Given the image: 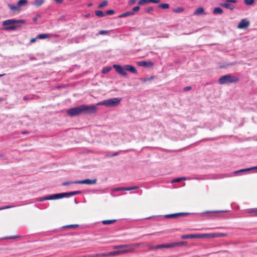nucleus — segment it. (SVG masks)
<instances>
[{"label": "nucleus", "mask_w": 257, "mask_h": 257, "mask_svg": "<svg viewBox=\"0 0 257 257\" xmlns=\"http://www.w3.org/2000/svg\"><path fill=\"white\" fill-rule=\"evenodd\" d=\"M136 2V0H130L128 2V4L130 5H134Z\"/></svg>", "instance_id": "8fccbe9b"}, {"label": "nucleus", "mask_w": 257, "mask_h": 257, "mask_svg": "<svg viewBox=\"0 0 257 257\" xmlns=\"http://www.w3.org/2000/svg\"><path fill=\"white\" fill-rule=\"evenodd\" d=\"M91 5H92V4H90L88 5V6H91Z\"/></svg>", "instance_id": "0e129e2a"}, {"label": "nucleus", "mask_w": 257, "mask_h": 257, "mask_svg": "<svg viewBox=\"0 0 257 257\" xmlns=\"http://www.w3.org/2000/svg\"><path fill=\"white\" fill-rule=\"evenodd\" d=\"M153 10V8L152 7H150V8H149L148 9H145V12L146 13H149L150 12L152 11Z\"/></svg>", "instance_id": "de8ad7c7"}, {"label": "nucleus", "mask_w": 257, "mask_h": 257, "mask_svg": "<svg viewBox=\"0 0 257 257\" xmlns=\"http://www.w3.org/2000/svg\"><path fill=\"white\" fill-rule=\"evenodd\" d=\"M250 23L246 19H242L237 26V28L240 29H243L247 28L249 26Z\"/></svg>", "instance_id": "ddd939ff"}, {"label": "nucleus", "mask_w": 257, "mask_h": 257, "mask_svg": "<svg viewBox=\"0 0 257 257\" xmlns=\"http://www.w3.org/2000/svg\"><path fill=\"white\" fill-rule=\"evenodd\" d=\"M17 26H11L5 28V30H7V31L8 30H15L17 29Z\"/></svg>", "instance_id": "72a5a7b5"}, {"label": "nucleus", "mask_w": 257, "mask_h": 257, "mask_svg": "<svg viewBox=\"0 0 257 257\" xmlns=\"http://www.w3.org/2000/svg\"><path fill=\"white\" fill-rule=\"evenodd\" d=\"M120 254L119 250L114 251H111L108 253H97L88 255V256L84 257H99V256H104L108 255H117Z\"/></svg>", "instance_id": "1a4fd4ad"}, {"label": "nucleus", "mask_w": 257, "mask_h": 257, "mask_svg": "<svg viewBox=\"0 0 257 257\" xmlns=\"http://www.w3.org/2000/svg\"><path fill=\"white\" fill-rule=\"evenodd\" d=\"M4 75H5V74H1V75H0V77H1V76H4Z\"/></svg>", "instance_id": "e2e57ef3"}, {"label": "nucleus", "mask_w": 257, "mask_h": 257, "mask_svg": "<svg viewBox=\"0 0 257 257\" xmlns=\"http://www.w3.org/2000/svg\"><path fill=\"white\" fill-rule=\"evenodd\" d=\"M204 236V234H194V238H205Z\"/></svg>", "instance_id": "e433bc0d"}, {"label": "nucleus", "mask_w": 257, "mask_h": 257, "mask_svg": "<svg viewBox=\"0 0 257 257\" xmlns=\"http://www.w3.org/2000/svg\"><path fill=\"white\" fill-rule=\"evenodd\" d=\"M78 226V224H71L69 225H67L65 227L67 228H76Z\"/></svg>", "instance_id": "a19ab883"}, {"label": "nucleus", "mask_w": 257, "mask_h": 257, "mask_svg": "<svg viewBox=\"0 0 257 257\" xmlns=\"http://www.w3.org/2000/svg\"><path fill=\"white\" fill-rule=\"evenodd\" d=\"M124 187L117 188L114 189L115 191H124Z\"/></svg>", "instance_id": "603ef678"}, {"label": "nucleus", "mask_w": 257, "mask_h": 257, "mask_svg": "<svg viewBox=\"0 0 257 257\" xmlns=\"http://www.w3.org/2000/svg\"><path fill=\"white\" fill-rule=\"evenodd\" d=\"M138 188H139V187L137 186L130 187H124V191H131L132 190L137 189Z\"/></svg>", "instance_id": "7c9ffc66"}, {"label": "nucleus", "mask_w": 257, "mask_h": 257, "mask_svg": "<svg viewBox=\"0 0 257 257\" xmlns=\"http://www.w3.org/2000/svg\"><path fill=\"white\" fill-rule=\"evenodd\" d=\"M82 113H84L86 114H92L96 112L97 107L95 105H81Z\"/></svg>", "instance_id": "423d86ee"}, {"label": "nucleus", "mask_w": 257, "mask_h": 257, "mask_svg": "<svg viewBox=\"0 0 257 257\" xmlns=\"http://www.w3.org/2000/svg\"><path fill=\"white\" fill-rule=\"evenodd\" d=\"M111 68L110 67H106L102 70L101 72L102 73L105 74L111 70Z\"/></svg>", "instance_id": "f704fd0d"}, {"label": "nucleus", "mask_w": 257, "mask_h": 257, "mask_svg": "<svg viewBox=\"0 0 257 257\" xmlns=\"http://www.w3.org/2000/svg\"><path fill=\"white\" fill-rule=\"evenodd\" d=\"M36 39H37V38H32V39L30 40V42H31V43H34V42H36Z\"/></svg>", "instance_id": "5fc2aeb1"}, {"label": "nucleus", "mask_w": 257, "mask_h": 257, "mask_svg": "<svg viewBox=\"0 0 257 257\" xmlns=\"http://www.w3.org/2000/svg\"><path fill=\"white\" fill-rule=\"evenodd\" d=\"M44 3L43 0H35V6L38 7H40Z\"/></svg>", "instance_id": "c85d7f7f"}, {"label": "nucleus", "mask_w": 257, "mask_h": 257, "mask_svg": "<svg viewBox=\"0 0 257 257\" xmlns=\"http://www.w3.org/2000/svg\"><path fill=\"white\" fill-rule=\"evenodd\" d=\"M27 0H19L17 3V5L20 8L21 6H24L27 3Z\"/></svg>", "instance_id": "393cba45"}, {"label": "nucleus", "mask_w": 257, "mask_h": 257, "mask_svg": "<svg viewBox=\"0 0 257 257\" xmlns=\"http://www.w3.org/2000/svg\"><path fill=\"white\" fill-rule=\"evenodd\" d=\"M159 8L164 9H167L169 8V5L168 4H162L158 6Z\"/></svg>", "instance_id": "c756f323"}, {"label": "nucleus", "mask_w": 257, "mask_h": 257, "mask_svg": "<svg viewBox=\"0 0 257 257\" xmlns=\"http://www.w3.org/2000/svg\"><path fill=\"white\" fill-rule=\"evenodd\" d=\"M140 9V7L139 6H136L133 8V11L134 13L135 12H138Z\"/></svg>", "instance_id": "ea45409f"}, {"label": "nucleus", "mask_w": 257, "mask_h": 257, "mask_svg": "<svg viewBox=\"0 0 257 257\" xmlns=\"http://www.w3.org/2000/svg\"><path fill=\"white\" fill-rule=\"evenodd\" d=\"M107 33V31L101 30V31H100L99 32V34H100V35H104V34H106Z\"/></svg>", "instance_id": "09e8293b"}, {"label": "nucleus", "mask_w": 257, "mask_h": 257, "mask_svg": "<svg viewBox=\"0 0 257 257\" xmlns=\"http://www.w3.org/2000/svg\"><path fill=\"white\" fill-rule=\"evenodd\" d=\"M180 178H181V181H182V180H186V178L185 177H181Z\"/></svg>", "instance_id": "13d9d810"}, {"label": "nucleus", "mask_w": 257, "mask_h": 257, "mask_svg": "<svg viewBox=\"0 0 257 257\" xmlns=\"http://www.w3.org/2000/svg\"><path fill=\"white\" fill-rule=\"evenodd\" d=\"M223 12L222 9L219 7L215 8L213 11L214 14H222Z\"/></svg>", "instance_id": "412c9836"}, {"label": "nucleus", "mask_w": 257, "mask_h": 257, "mask_svg": "<svg viewBox=\"0 0 257 257\" xmlns=\"http://www.w3.org/2000/svg\"><path fill=\"white\" fill-rule=\"evenodd\" d=\"M80 193H81L80 191H72V192H70L52 194V195H50L44 197L40 198L39 199V200L42 201L48 200L58 199L62 198L63 197H69L71 196L79 194Z\"/></svg>", "instance_id": "f257e3e1"}, {"label": "nucleus", "mask_w": 257, "mask_h": 257, "mask_svg": "<svg viewBox=\"0 0 257 257\" xmlns=\"http://www.w3.org/2000/svg\"><path fill=\"white\" fill-rule=\"evenodd\" d=\"M182 239L194 238V234H185L181 236Z\"/></svg>", "instance_id": "5701e85b"}, {"label": "nucleus", "mask_w": 257, "mask_h": 257, "mask_svg": "<svg viewBox=\"0 0 257 257\" xmlns=\"http://www.w3.org/2000/svg\"><path fill=\"white\" fill-rule=\"evenodd\" d=\"M192 89L191 86L185 87L183 88V90L185 91L190 90Z\"/></svg>", "instance_id": "49530a36"}, {"label": "nucleus", "mask_w": 257, "mask_h": 257, "mask_svg": "<svg viewBox=\"0 0 257 257\" xmlns=\"http://www.w3.org/2000/svg\"><path fill=\"white\" fill-rule=\"evenodd\" d=\"M0 210H2L1 207L0 208Z\"/></svg>", "instance_id": "69168bd1"}, {"label": "nucleus", "mask_w": 257, "mask_h": 257, "mask_svg": "<svg viewBox=\"0 0 257 257\" xmlns=\"http://www.w3.org/2000/svg\"><path fill=\"white\" fill-rule=\"evenodd\" d=\"M157 249L162 248H170L171 247L170 243L166 244H159L157 245Z\"/></svg>", "instance_id": "b1692460"}, {"label": "nucleus", "mask_w": 257, "mask_h": 257, "mask_svg": "<svg viewBox=\"0 0 257 257\" xmlns=\"http://www.w3.org/2000/svg\"><path fill=\"white\" fill-rule=\"evenodd\" d=\"M143 244V243H135L129 244L115 245L113 246V248L114 249H120L119 250L120 254H124L133 252L135 251V247H138Z\"/></svg>", "instance_id": "f03ea898"}, {"label": "nucleus", "mask_w": 257, "mask_h": 257, "mask_svg": "<svg viewBox=\"0 0 257 257\" xmlns=\"http://www.w3.org/2000/svg\"><path fill=\"white\" fill-rule=\"evenodd\" d=\"M153 77H151L150 78H148V79H144V81L146 82L147 80H151L153 79Z\"/></svg>", "instance_id": "4d7b16f0"}, {"label": "nucleus", "mask_w": 257, "mask_h": 257, "mask_svg": "<svg viewBox=\"0 0 257 257\" xmlns=\"http://www.w3.org/2000/svg\"><path fill=\"white\" fill-rule=\"evenodd\" d=\"M193 15L195 16L198 15H206V13L203 8L200 7L197 8L193 13Z\"/></svg>", "instance_id": "dca6fc26"}, {"label": "nucleus", "mask_w": 257, "mask_h": 257, "mask_svg": "<svg viewBox=\"0 0 257 257\" xmlns=\"http://www.w3.org/2000/svg\"><path fill=\"white\" fill-rule=\"evenodd\" d=\"M55 2L57 3H62L63 2V0H55Z\"/></svg>", "instance_id": "6e6d98bb"}, {"label": "nucleus", "mask_w": 257, "mask_h": 257, "mask_svg": "<svg viewBox=\"0 0 257 257\" xmlns=\"http://www.w3.org/2000/svg\"><path fill=\"white\" fill-rule=\"evenodd\" d=\"M149 3H151V0H140L138 2V5H144Z\"/></svg>", "instance_id": "bb28decb"}, {"label": "nucleus", "mask_w": 257, "mask_h": 257, "mask_svg": "<svg viewBox=\"0 0 257 257\" xmlns=\"http://www.w3.org/2000/svg\"><path fill=\"white\" fill-rule=\"evenodd\" d=\"M14 206H15L7 205V206H4L3 207H1V209H2V210H4V209H6L11 208H12V207H13Z\"/></svg>", "instance_id": "79ce46f5"}, {"label": "nucleus", "mask_w": 257, "mask_h": 257, "mask_svg": "<svg viewBox=\"0 0 257 257\" xmlns=\"http://www.w3.org/2000/svg\"><path fill=\"white\" fill-rule=\"evenodd\" d=\"M75 181H71V182H70V181H67V182H63L62 183L63 185L64 186H67V185H70V184H75Z\"/></svg>", "instance_id": "58836bf2"}, {"label": "nucleus", "mask_w": 257, "mask_h": 257, "mask_svg": "<svg viewBox=\"0 0 257 257\" xmlns=\"http://www.w3.org/2000/svg\"><path fill=\"white\" fill-rule=\"evenodd\" d=\"M225 211H207L206 213H215V212H224Z\"/></svg>", "instance_id": "a18cd8bd"}, {"label": "nucleus", "mask_w": 257, "mask_h": 257, "mask_svg": "<svg viewBox=\"0 0 257 257\" xmlns=\"http://www.w3.org/2000/svg\"><path fill=\"white\" fill-rule=\"evenodd\" d=\"M255 2V0H244V4L247 6L252 5Z\"/></svg>", "instance_id": "2f4dec72"}, {"label": "nucleus", "mask_w": 257, "mask_h": 257, "mask_svg": "<svg viewBox=\"0 0 257 257\" xmlns=\"http://www.w3.org/2000/svg\"><path fill=\"white\" fill-rule=\"evenodd\" d=\"M97 179H86L83 180H79V181H76L74 183L76 184H95L96 183Z\"/></svg>", "instance_id": "9b49d317"}, {"label": "nucleus", "mask_w": 257, "mask_h": 257, "mask_svg": "<svg viewBox=\"0 0 257 257\" xmlns=\"http://www.w3.org/2000/svg\"><path fill=\"white\" fill-rule=\"evenodd\" d=\"M248 212L253 214L254 216H257V208L249 209Z\"/></svg>", "instance_id": "cd10ccee"}, {"label": "nucleus", "mask_w": 257, "mask_h": 257, "mask_svg": "<svg viewBox=\"0 0 257 257\" xmlns=\"http://www.w3.org/2000/svg\"><path fill=\"white\" fill-rule=\"evenodd\" d=\"M230 3H236L237 0H225V3H221L220 5L223 8L232 11L235 8V6Z\"/></svg>", "instance_id": "6e6552de"}, {"label": "nucleus", "mask_w": 257, "mask_h": 257, "mask_svg": "<svg viewBox=\"0 0 257 257\" xmlns=\"http://www.w3.org/2000/svg\"><path fill=\"white\" fill-rule=\"evenodd\" d=\"M239 78L235 76L230 74H227L221 76L218 80L220 84H224L226 83H236L239 81Z\"/></svg>", "instance_id": "20e7f679"}, {"label": "nucleus", "mask_w": 257, "mask_h": 257, "mask_svg": "<svg viewBox=\"0 0 257 257\" xmlns=\"http://www.w3.org/2000/svg\"><path fill=\"white\" fill-rule=\"evenodd\" d=\"M107 4H108V1H104L103 2H102V3H101L100 4H99L98 5V8H103V7L106 6V5H107Z\"/></svg>", "instance_id": "473e14b6"}, {"label": "nucleus", "mask_w": 257, "mask_h": 257, "mask_svg": "<svg viewBox=\"0 0 257 257\" xmlns=\"http://www.w3.org/2000/svg\"><path fill=\"white\" fill-rule=\"evenodd\" d=\"M81 105H79L77 107H73L70 109H69L67 110L68 115L73 116L80 115L82 113Z\"/></svg>", "instance_id": "0eeeda50"}, {"label": "nucleus", "mask_w": 257, "mask_h": 257, "mask_svg": "<svg viewBox=\"0 0 257 257\" xmlns=\"http://www.w3.org/2000/svg\"><path fill=\"white\" fill-rule=\"evenodd\" d=\"M16 23L24 24V23H25V21H24L23 20H16L10 19V20H7L3 21L2 25H3V26H7L9 25H11V24H16Z\"/></svg>", "instance_id": "9d476101"}, {"label": "nucleus", "mask_w": 257, "mask_h": 257, "mask_svg": "<svg viewBox=\"0 0 257 257\" xmlns=\"http://www.w3.org/2000/svg\"><path fill=\"white\" fill-rule=\"evenodd\" d=\"M149 249L150 250L157 249V246L156 245H149Z\"/></svg>", "instance_id": "37998d69"}, {"label": "nucleus", "mask_w": 257, "mask_h": 257, "mask_svg": "<svg viewBox=\"0 0 257 257\" xmlns=\"http://www.w3.org/2000/svg\"><path fill=\"white\" fill-rule=\"evenodd\" d=\"M117 154H118L117 153H115L113 155H112V156H115L117 155Z\"/></svg>", "instance_id": "bf43d9fd"}, {"label": "nucleus", "mask_w": 257, "mask_h": 257, "mask_svg": "<svg viewBox=\"0 0 257 257\" xmlns=\"http://www.w3.org/2000/svg\"><path fill=\"white\" fill-rule=\"evenodd\" d=\"M121 100V98H113L100 101L97 103V105H103L107 107H112L118 105Z\"/></svg>", "instance_id": "39448f33"}, {"label": "nucleus", "mask_w": 257, "mask_h": 257, "mask_svg": "<svg viewBox=\"0 0 257 257\" xmlns=\"http://www.w3.org/2000/svg\"><path fill=\"white\" fill-rule=\"evenodd\" d=\"M37 17L33 18V21H37Z\"/></svg>", "instance_id": "052dcab7"}, {"label": "nucleus", "mask_w": 257, "mask_h": 257, "mask_svg": "<svg viewBox=\"0 0 257 257\" xmlns=\"http://www.w3.org/2000/svg\"><path fill=\"white\" fill-rule=\"evenodd\" d=\"M116 220L115 219L104 220L102 221L104 225L110 224L114 223Z\"/></svg>", "instance_id": "4be33fe9"}, {"label": "nucleus", "mask_w": 257, "mask_h": 257, "mask_svg": "<svg viewBox=\"0 0 257 257\" xmlns=\"http://www.w3.org/2000/svg\"><path fill=\"white\" fill-rule=\"evenodd\" d=\"M184 11V9L182 7L177 8L173 10V11L175 13H179L182 12Z\"/></svg>", "instance_id": "c9c22d12"}, {"label": "nucleus", "mask_w": 257, "mask_h": 257, "mask_svg": "<svg viewBox=\"0 0 257 257\" xmlns=\"http://www.w3.org/2000/svg\"><path fill=\"white\" fill-rule=\"evenodd\" d=\"M8 7L10 10L13 12L20 11V9L17 5V6H14L11 4H8Z\"/></svg>", "instance_id": "a211bd4d"}, {"label": "nucleus", "mask_w": 257, "mask_h": 257, "mask_svg": "<svg viewBox=\"0 0 257 257\" xmlns=\"http://www.w3.org/2000/svg\"><path fill=\"white\" fill-rule=\"evenodd\" d=\"M105 13L107 15H113L114 14V11L112 10H109L106 11Z\"/></svg>", "instance_id": "4c0bfd02"}, {"label": "nucleus", "mask_w": 257, "mask_h": 257, "mask_svg": "<svg viewBox=\"0 0 257 257\" xmlns=\"http://www.w3.org/2000/svg\"><path fill=\"white\" fill-rule=\"evenodd\" d=\"M138 65L140 66L152 67L154 66V63L152 62L142 61L138 62Z\"/></svg>", "instance_id": "2eb2a0df"}, {"label": "nucleus", "mask_w": 257, "mask_h": 257, "mask_svg": "<svg viewBox=\"0 0 257 257\" xmlns=\"http://www.w3.org/2000/svg\"><path fill=\"white\" fill-rule=\"evenodd\" d=\"M181 178H176L175 179H174L173 181H172V182L174 183V182H179L180 181H181Z\"/></svg>", "instance_id": "3c124183"}, {"label": "nucleus", "mask_w": 257, "mask_h": 257, "mask_svg": "<svg viewBox=\"0 0 257 257\" xmlns=\"http://www.w3.org/2000/svg\"><path fill=\"white\" fill-rule=\"evenodd\" d=\"M187 244V242L181 241L177 242H173L170 243L171 247L176 246H182Z\"/></svg>", "instance_id": "f3484780"}, {"label": "nucleus", "mask_w": 257, "mask_h": 257, "mask_svg": "<svg viewBox=\"0 0 257 257\" xmlns=\"http://www.w3.org/2000/svg\"><path fill=\"white\" fill-rule=\"evenodd\" d=\"M50 35L49 34H39L37 36V38L39 39H44L46 38H49L50 37Z\"/></svg>", "instance_id": "6ab92c4d"}, {"label": "nucleus", "mask_w": 257, "mask_h": 257, "mask_svg": "<svg viewBox=\"0 0 257 257\" xmlns=\"http://www.w3.org/2000/svg\"><path fill=\"white\" fill-rule=\"evenodd\" d=\"M17 237H19V235L10 236H8V237H6L5 238H6V239H14V238H15Z\"/></svg>", "instance_id": "c03bdc74"}, {"label": "nucleus", "mask_w": 257, "mask_h": 257, "mask_svg": "<svg viewBox=\"0 0 257 257\" xmlns=\"http://www.w3.org/2000/svg\"><path fill=\"white\" fill-rule=\"evenodd\" d=\"M4 157V155L2 154H0V158H2Z\"/></svg>", "instance_id": "680f3d73"}, {"label": "nucleus", "mask_w": 257, "mask_h": 257, "mask_svg": "<svg viewBox=\"0 0 257 257\" xmlns=\"http://www.w3.org/2000/svg\"><path fill=\"white\" fill-rule=\"evenodd\" d=\"M95 15L99 17H103L104 16V14L102 11L97 10L95 12Z\"/></svg>", "instance_id": "a878e982"}, {"label": "nucleus", "mask_w": 257, "mask_h": 257, "mask_svg": "<svg viewBox=\"0 0 257 257\" xmlns=\"http://www.w3.org/2000/svg\"><path fill=\"white\" fill-rule=\"evenodd\" d=\"M113 67L115 69L116 71L122 76H126L127 73L126 71H129L132 73H137V70L136 68L130 65H125L123 67L119 65L114 64Z\"/></svg>", "instance_id": "7ed1b4c3"}, {"label": "nucleus", "mask_w": 257, "mask_h": 257, "mask_svg": "<svg viewBox=\"0 0 257 257\" xmlns=\"http://www.w3.org/2000/svg\"><path fill=\"white\" fill-rule=\"evenodd\" d=\"M189 214L188 213L180 212L173 214H170L166 215L165 216L166 218H178L181 216H186Z\"/></svg>", "instance_id": "4468645a"}, {"label": "nucleus", "mask_w": 257, "mask_h": 257, "mask_svg": "<svg viewBox=\"0 0 257 257\" xmlns=\"http://www.w3.org/2000/svg\"><path fill=\"white\" fill-rule=\"evenodd\" d=\"M227 234L226 233H206L204 234L205 238H216V237H220L226 236Z\"/></svg>", "instance_id": "f8f14e48"}, {"label": "nucleus", "mask_w": 257, "mask_h": 257, "mask_svg": "<svg viewBox=\"0 0 257 257\" xmlns=\"http://www.w3.org/2000/svg\"><path fill=\"white\" fill-rule=\"evenodd\" d=\"M134 15V13L133 12H126L124 13H122L119 16V18H123L126 17L128 16H132Z\"/></svg>", "instance_id": "aec40b11"}, {"label": "nucleus", "mask_w": 257, "mask_h": 257, "mask_svg": "<svg viewBox=\"0 0 257 257\" xmlns=\"http://www.w3.org/2000/svg\"><path fill=\"white\" fill-rule=\"evenodd\" d=\"M160 2V0H151V3L158 4Z\"/></svg>", "instance_id": "864d4df0"}]
</instances>
